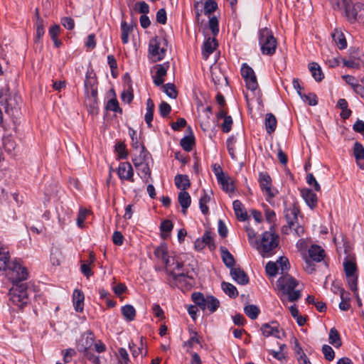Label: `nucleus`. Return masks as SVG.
Segmentation results:
<instances>
[{"label":"nucleus","instance_id":"nucleus-1","mask_svg":"<svg viewBox=\"0 0 364 364\" xmlns=\"http://www.w3.org/2000/svg\"><path fill=\"white\" fill-rule=\"evenodd\" d=\"M299 213L300 208L297 203H293L284 209V218L287 225L282 227V233L288 235L293 231L298 237L304 233V227L298 223V215Z\"/></svg>","mask_w":364,"mask_h":364},{"label":"nucleus","instance_id":"nucleus-2","mask_svg":"<svg viewBox=\"0 0 364 364\" xmlns=\"http://www.w3.org/2000/svg\"><path fill=\"white\" fill-rule=\"evenodd\" d=\"M277 285L283 294L287 295L289 301H297L301 296L299 290H295L298 281L288 274H283L277 282Z\"/></svg>","mask_w":364,"mask_h":364},{"label":"nucleus","instance_id":"nucleus-3","mask_svg":"<svg viewBox=\"0 0 364 364\" xmlns=\"http://www.w3.org/2000/svg\"><path fill=\"white\" fill-rule=\"evenodd\" d=\"M9 289L10 301L22 309L28 302V286L23 282H12Z\"/></svg>","mask_w":364,"mask_h":364},{"label":"nucleus","instance_id":"nucleus-4","mask_svg":"<svg viewBox=\"0 0 364 364\" xmlns=\"http://www.w3.org/2000/svg\"><path fill=\"white\" fill-rule=\"evenodd\" d=\"M259 42L262 54L272 55L275 53L277 42L269 28H263L259 30Z\"/></svg>","mask_w":364,"mask_h":364},{"label":"nucleus","instance_id":"nucleus-5","mask_svg":"<svg viewBox=\"0 0 364 364\" xmlns=\"http://www.w3.org/2000/svg\"><path fill=\"white\" fill-rule=\"evenodd\" d=\"M279 245V237L274 232L266 231L262 234L259 251L263 257L272 255V250Z\"/></svg>","mask_w":364,"mask_h":364},{"label":"nucleus","instance_id":"nucleus-6","mask_svg":"<svg viewBox=\"0 0 364 364\" xmlns=\"http://www.w3.org/2000/svg\"><path fill=\"white\" fill-rule=\"evenodd\" d=\"M168 41L164 38L156 36L149 41V52L154 61L164 59L167 50Z\"/></svg>","mask_w":364,"mask_h":364},{"label":"nucleus","instance_id":"nucleus-7","mask_svg":"<svg viewBox=\"0 0 364 364\" xmlns=\"http://www.w3.org/2000/svg\"><path fill=\"white\" fill-rule=\"evenodd\" d=\"M7 276L12 282H23L27 279L28 273L26 267L21 266L16 259L9 263L6 269Z\"/></svg>","mask_w":364,"mask_h":364},{"label":"nucleus","instance_id":"nucleus-8","mask_svg":"<svg viewBox=\"0 0 364 364\" xmlns=\"http://www.w3.org/2000/svg\"><path fill=\"white\" fill-rule=\"evenodd\" d=\"M346 16L350 23L355 21H364V4L358 2L352 4L350 1L344 7Z\"/></svg>","mask_w":364,"mask_h":364},{"label":"nucleus","instance_id":"nucleus-9","mask_svg":"<svg viewBox=\"0 0 364 364\" xmlns=\"http://www.w3.org/2000/svg\"><path fill=\"white\" fill-rule=\"evenodd\" d=\"M241 75L245 79L246 83V87L255 92L258 88V83L257 77L253 69L250 67L247 64L243 63L241 68Z\"/></svg>","mask_w":364,"mask_h":364},{"label":"nucleus","instance_id":"nucleus-10","mask_svg":"<svg viewBox=\"0 0 364 364\" xmlns=\"http://www.w3.org/2000/svg\"><path fill=\"white\" fill-rule=\"evenodd\" d=\"M259 183L262 192L267 196V200L275 196V193L272 190V178L267 172H261L259 175Z\"/></svg>","mask_w":364,"mask_h":364},{"label":"nucleus","instance_id":"nucleus-11","mask_svg":"<svg viewBox=\"0 0 364 364\" xmlns=\"http://www.w3.org/2000/svg\"><path fill=\"white\" fill-rule=\"evenodd\" d=\"M94 334L91 331L85 332L79 340L77 344V349L79 352L90 350L94 343Z\"/></svg>","mask_w":364,"mask_h":364},{"label":"nucleus","instance_id":"nucleus-12","mask_svg":"<svg viewBox=\"0 0 364 364\" xmlns=\"http://www.w3.org/2000/svg\"><path fill=\"white\" fill-rule=\"evenodd\" d=\"M117 173L121 180H126L130 182H134V171L130 163H121L119 166Z\"/></svg>","mask_w":364,"mask_h":364},{"label":"nucleus","instance_id":"nucleus-13","mask_svg":"<svg viewBox=\"0 0 364 364\" xmlns=\"http://www.w3.org/2000/svg\"><path fill=\"white\" fill-rule=\"evenodd\" d=\"M169 68V63L159 64L156 65L157 69L154 76V82L156 86H161L164 82V77L166 75L167 70Z\"/></svg>","mask_w":364,"mask_h":364},{"label":"nucleus","instance_id":"nucleus-14","mask_svg":"<svg viewBox=\"0 0 364 364\" xmlns=\"http://www.w3.org/2000/svg\"><path fill=\"white\" fill-rule=\"evenodd\" d=\"M261 331L263 336L266 337L273 336L277 338H282L279 335V324L276 321L263 324L261 327Z\"/></svg>","mask_w":364,"mask_h":364},{"label":"nucleus","instance_id":"nucleus-15","mask_svg":"<svg viewBox=\"0 0 364 364\" xmlns=\"http://www.w3.org/2000/svg\"><path fill=\"white\" fill-rule=\"evenodd\" d=\"M301 194L306 203L311 209H314L316 206L318 198L316 194L314 193L311 189L304 188L301 190Z\"/></svg>","mask_w":364,"mask_h":364},{"label":"nucleus","instance_id":"nucleus-16","mask_svg":"<svg viewBox=\"0 0 364 364\" xmlns=\"http://www.w3.org/2000/svg\"><path fill=\"white\" fill-rule=\"evenodd\" d=\"M218 119H224L223 123L221 124V129L223 132L228 133L231 130L232 124V119L231 116L227 115V112L223 108H220L217 114Z\"/></svg>","mask_w":364,"mask_h":364},{"label":"nucleus","instance_id":"nucleus-17","mask_svg":"<svg viewBox=\"0 0 364 364\" xmlns=\"http://www.w3.org/2000/svg\"><path fill=\"white\" fill-rule=\"evenodd\" d=\"M230 274L232 279L240 284L245 285L249 282L247 274L240 267L232 268Z\"/></svg>","mask_w":364,"mask_h":364},{"label":"nucleus","instance_id":"nucleus-18","mask_svg":"<svg viewBox=\"0 0 364 364\" xmlns=\"http://www.w3.org/2000/svg\"><path fill=\"white\" fill-rule=\"evenodd\" d=\"M353 155L358 166L361 169H364V146L358 141L354 144Z\"/></svg>","mask_w":364,"mask_h":364},{"label":"nucleus","instance_id":"nucleus-19","mask_svg":"<svg viewBox=\"0 0 364 364\" xmlns=\"http://www.w3.org/2000/svg\"><path fill=\"white\" fill-rule=\"evenodd\" d=\"M218 46L216 40L213 38H208L203 43L202 55L205 60L208 59L209 55L214 52Z\"/></svg>","mask_w":364,"mask_h":364},{"label":"nucleus","instance_id":"nucleus-20","mask_svg":"<svg viewBox=\"0 0 364 364\" xmlns=\"http://www.w3.org/2000/svg\"><path fill=\"white\" fill-rule=\"evenodd\" d=\"M309 257L315 262H321L324 259L325 252L318 245H314L309 250Z\"/></svg>","mask_w":364,"mask_h":364},{"label":"nucleus","instance_id":"nucleus-21","mask_svg":"<svg viewBox=\"0 0 364 364\" xmlns=\"http://www.w3.org/2000/svg\"><path fill=\"white\" fill-rule=\"evenodd\" d=\"M84 294L79 289H75L73 294L74 308L76 311L81 312L84 307Z\"/></svg>","mask_w":364,"mask_h":364},{"label":"nucleus","instance_id":"nucleus-22","mask_svg":"<svg viewBox=\"0 0 364 364\" xmlns=\"http://www.w3.org/2000/svg\"><path fill=\"white\" fill-rule=\"evenodd\" d=\"M178 200L182 208L183 214L186 215L187 213V209L191 203V198L190 194L186 191H181L178 193Z\"/></svg>","mask_w":364,"mask_h":364},{"label":"nucleus","instance_id":"nucleus-23","mask_svg":"<svg viewBox=\"0 0 364 364\" xmlns=\"http://www.w3.org/2000/svg\"><path fill=\"white\" fill-rule=\"evenodd\" d=\"M220 250L221 253V257L225 265L227 267L230 268V269H232V268H235L234 265L235 264V260L232 255L225 247H220Z\"/></svg>","mask_w":364,"mask_h":364},{"label":"nucleus","instance_id":"nucleus-24","mask_svg":"<svg viewBox=\"0 0 364 364\" xmlns=\"http://www.w3.org/2000/svg\"><path fill=\"white\" fill-rule=\"evenodd\" d=\"M232 205L237 218L240 221H245L248 218V215L242 203L239 200H236L233 202Z\"/></svg>","mask_w":364,"mask_h":364},{"label":"nucleus","instance_id":"nucleus-25","mask_svg":"<svg viewBox=\"0 0 364 364\" xmlns=\"http://www.w3.org/2000/svg\"><path fill=\"white\" fill-rule=\"evenodd\" d=\"M222 189L227 193H232L235 191V186L232 179L226 174L222 176L221 180H218Z\"/></svg>","mask_w":364,"mask_h":364},{"label":"nucleus","instance_id":"nucleus-26","mask_svg":"<svg viewBox=\"0 0 364 364\" xmlns=\"http://www.w3.org/2000/svg\"><path fill=\"white\" fill-rule=\"evenodd\" d=\"M277 121L275 116L272 113H267L265 115L264 125L267 132L269 134H272L277 128Z\"/></svg>","mask_w":364,"mask_h":364},{"label":"nucleus","instance_id":"nucleus-27","mask_svg":"<svg viewBox=\"0 0 364 364\" xmlns=\"http://www.w3.org/2000/svg\"><path fill=\"white\" fill-rule=\"evenodd\" d=\"M175 185L181 191H186L191 186L189 178L187 175L178 174L174 178Z\"/></svg>","mask_w":364,"mask_h":364},{"label":"nucleus","instance_id":"nucleus-28","mask_svg":"<svg viewBox=\"0 0 364 364\" xmlns=\"http://www.w3.org/2000/svg\"><path fill=\"white\" fill-rule=\"evenodd\" d=\"M156 257L161 259V261L167 266L169 262L167 247L166 244H163L157 247L154 252Z\"/></svg>","mask_w":364,"mask_h":364},{"label":"nucleus","instance_id":"nucleus-29","mask_svg":"<svg viewBox=\"0 0 364 364\" xmlns=\"http://www.w3.org/2000/svg\"><path fill=\"white\" fill-rule=\"evenodd\" d=\"M97 87V80L92 70L87 71L85 80V90Z\"/></svg>","mask_w":364,"mask_h":364},{"label":"nucleus","instance_id":"nucleus-30","mask_svg":"<svg viewBox=\"0 0 364 364\" xmlns=\"http://www.w3.org/2000/svg\"><path fill=\"white\" fill-rule=\"evenodd\" d=\"M309 70L311 71L312 76L317 82H321L323 77V73L319 65L316 63H311L309 65Z\"/></svg>","mask_w":364,"mask_h":364},{"label":"nucleus","instance_id":"nucleus-31","mask_svg":"<svg viewBox=\"0 0 364 364\" xmlns=\"http://www.w3.org/2000/svg\"><path fill=\"white\" fill-rule=\"evenodd\" d=\"M332 38L339 49H344L346 48L347 42L343 33L341 31L336 29L332 33Z\"/></svg>","mask_w":364,"mask_h":364},{"label":"nucleus","instance_id":"nucleus-32","mask_svg":"<svg viewBox=\"0 0 364 364\" xmlns=\"http://www.w3.org/2000/svg\"><path fill=\"white\" fill-rule=\"evenodd\" d=\"M122 314L127 321H134L136 316V310L133 306L127 304L122 307Z\"/></svg>","mask_w":364,"mask_h":364},{"label":"nucleus","instance_id":"nucleus-33","mask_svg":"<svg viewBox=\"0 0 364 364\" xmlns=\"http://www.w3.org/2000/svg\"><path fill=\"white\" fill-rule=\"evenodd\" d=\"M154 111V103L151 98H149L146 101V113L145 114V122L149 127H151V122L153 120Z\"/></svg>","mask_w":364,"mask_h":364},{"label":"nucleus","instance_id":"nucleus-34","mask_svg":"<svg viewBox=\"0 0 364 364\" xmlns=\"http://www.w3.org/2000/svg\"><path fill=\"white\" fill-rule=\"evenodd\" d=\"M85 103L89 113L92 115H97L98 114V98H85Z\"/></svg>","mask_w":364,"mask_h":364},{"label":"nucleus","instance_id":"nucleus-35","mask_svg":"<svg viewBox=\"0 0 364 364\" xmlns=\"http://www.w3.org/2000/svg\"><path fill=\"white\" fill-rule=\"evenodd\" d=\"M9 262V251L4 248L1 247L0 248V271H6Z\"/></svg>","mask_w":364,"mask_h":364},{"label":"nucleus","instance_id":"nucleus-36","mask_svg":"<svg viewBox=\"0 0 364 364\" xmlns=\"http://www.w3.org/2000/svg\"><path fill=\"white\" fill-rule=\"evenodd\" d=\"M328 340L329 343L336 348H339L342 345L340 334L335 328H332L330 330Z\"/></svg>","mask_w":364,"mask_h":364},{"label":"nucleus","instance_id":"nucleus-37","mask_svg":"<svg viewBox=\"0 0 364 364\" xmlns=\"http://www.w3.org/2000/svg\"><path fill=\"white\" fill-rule=\"evenodd\" d=\"M134 26L132 25H128L127 22L122 21L121 23L122 30V41L126 44L129 42V35L133 31Z\"/></svg>","mask_w":364,"mask_h":364},{"label":"nucleus","instance_id":"nucleus-38","mask_svg":"<svg viewBox=\"0 0 364 364\" xmlns=\"http://www.w3.org/2000/svg\"><path fill=\"white\" fill-rule=\"evenodd\" d=\"M343 269L346 276H350L357 274V265L356 263L350 259L345 260L343 262Z\"/></svg>","mask_w":364,"mask_h":364},{"label":"nucleus","instance_id":"nucleus-39","mask_svg":"<svg viewBox=\"0 0 364 364\" xmlns=\"http://www.w3.org/2000/svg\"><path fill=\"white\" fill-rule=\"evenodd\" d=\"M192 299L193 302L203 310L206 309L208 296L205 298L203 294L195 292L192 294Z\"/></svg>","mask_w":364,"mask_h":364},{"label":"nucleus","instance_id":"nucleus-40","mask_svg":"<svg viewBox=\"0 0 364 364\" xmlns=\"http://www.w3.org/2000/svg\"><path fill=\"white\" fill-rule=\"evenodd\" d=\"M149 152L146 150L145 147L142 145L141 150L139 155L132 159L133 164L135 167H138L139 165L146 163V161L149 156Z\"/></svg>","mask_w":364,"mask_h":364},{"label":"nucleus","instance_id":"nucleus-41","mask_svg":"<svg viewBox=\"0 0 364 364\" xmlns=\"http://www.w3.org/2000/svg\"><path fill=\"white\" fill-rule=\"evenodd\" d=\"M244 312L250 318L255 320L257 318L260 311L256 305L249 304L245 306Z\"/></svg>","mask_w":364,"mask_h":364},{"label":"nucleus","instance_id":"nucleus-42","mask_svg":"<svg viewBox=\"0 0 364 364\" xmlns=\"http://www.w3.org/2000/svg\"><path fill=\"white\" fill-rule=\"evenodd\" d=\"M173 228V223L169 220H165L161 223L160 229L161 231V237L163 239H166L170 232L172 230Z\"/></svg>","mask_w":364,"mask_h":364},{"label":"nucleus","instance_id":"nucleus-43","mask_svg":"<svg viewBox=\"0 0 364 364\" xmlns=\"http://www.w3.org/2000/svg\"><path fill=\"white\" fill-rule=\"evenodd\" d=\"M136 169L140 172L139 174L141 178L144 180L146 183L148 182V179L151 178V169L147 163H144L143 164L139 165L138 167H136Z\"/></svg>","mask_w":364,"mask_h":364},{"label":"nucleus","instance_id":"nucleus-44","mask_svg":"<svg viewBox=\"0 0 364 364\" xmlns=\"http://www.w3.org/2000/svg\"><path fill=\"white\" fill-rule=\"evenodd\" d=\"M223 290L229 296L235 298L238 295V291L236 287L230 283L223 282L221 284Z\"/></svg>","mask_w":364,"mask_h":364},{"label":"nucleus","instance_id":"nucleus-45","mask_svg":"<svg viewBox=\"0 0 364 364\" xmlns=\"http://www.w3.org/2000/svg\"><path fill=\"white\" fill-rule=\"evenodd\" d=\"M180 144L185 151H191L194 145L193 136H184L183 139H181Z\"/></svg>","mask_w":364,"mask_h":364},{"label":"nucleus","instance_id":"nucleus-46","mask_svg":"<svg viewBox=\"0 0 364 364\" xmlns=\"http://www.w3.org/2000/svg\"><path fill=\"white\" fill-rule=\"evenodd\" d=\"M164 92L171 98L176 99L178 96V92L176 86L173 83H167L162 86Z\"/></svg>","mask_w":364,"mask_h":364},{"label":"nucleus","instance_id":"nucleus-47","mask_svg":"<svg viewBox=\"0 0 364 364\" xmlns=\"http://www.w3.org/2000/svg\"><path fill=\"white\" fill-rule=\"evenodd\" d=\"M115 151L117 153L119 159H125L128 156V152L124 142L119 141L116 144Z\"/></svg>","mask_w":364,"mask_h":364},{"label":"nucleus","instance_id":"nucleus-48","mask_svg":"<svg viewBox=\"0 0 364 364\" xmlns=\"http://www.w3.org/2000/svg\"><path fill=\"white\" fill-rule=\"evenodd\" d=\"M347 282L350 289L358 296V275L346 276Z\"/></svg>","mask_w":364,"mask_h":364},{"label":"nucleus","instance_id":"nucleus-49","mask_svg":"<svg viewBox=\"0 0 364 364\" xmlns=\"http://www.w3.org/2000/svg\"><path fill=\"white\" fill-rule=\"evenodd\" d=\"M220 305L218 299L213 296H208V300L206 304V308L211 312H215Z\"/></svg>","mask_w":364,"mask_h":364},{"label":"nucleus","instance_id":"nucleus-50","mask_svg":"<svg viewBox=\"0 0 364 364\" xmlns=\"http://www.w3.org/2000/svg\"><path fill=\"white\" fill-rule=\"evenodd\" d=\"M298 94L300 95L301 99L307 102L311 106H315L318 103L317 97L314 93H309L308 95H302L301 92L298 91Z\"/></svg>","mask_w":364,"mask_h":364},{"label":"nucleus","instance_id":"nucleus-51","mask_svg":"<svg viewBox=\"0 0 364 364\" xmlns=\"http://www.w3.org/2000/svg\"><path fill=\"white\" fill-rule=\"evenodd\" d=\"M107 110L112 111L117 113H122V109L119 106V102L116 98L109 100L105 107Z\"/></svg>","mask_w":364,"mask_h":364},{"label":"nucleus","instance_id":"nucleus-52","mask_svg":"<svg viewBox=\"0 0 364 364\" xmlns=\"http://www.w3.org/2000/svg\"><path fill=\"white\" fill-rule=\"evenodd\" d=\"M36 14L37 16V21H36V38L40 39L44 34V28H43V21L38 14V9H37L36 10Z\"/></svg>","mask_w":364,"mask_h":364},{"label":"nucleus","instance_id":"nucleus-53","mask_svg":"<svg viewBox=\"0 0 364 364\" xmlns=\"http://www.w3.org/2000/svg\"><path fill=\"white\" fill-rule=\"evenodd\" d=\"M218 8V4L215 0H208L205 2L204 14L205 15L213 13Z\"/></svg>","mask_w":364,"mask_h":364},{"label":"nucleus","instance_id":"nucleus-54","mask_svg":"<svg viewBox=\"0 0 364 364\" xmlns=\"http://www.w3.org/2000/svg\"><path fill=\"white\" fill-rule=\"evenodd\" d=\"M210 198L207 193H205L204 196H203L200 198V201H199L200 208L201 210V212L204 215L208 214L209 212V208L207 206V203L210 201Z\"/></svg>","mask_w":364,"mask_h":364},{"label":"nucleus","instance_id":"nucleus-55","mask_svg":"<svg viewBox=\"0 0 364 364\" xmlns=\"http://www.w3.org/2000/svg\"><path fill=\"white\" fill-rule=\"evenodd\" d=\"M345 291L343 289L341 290V301L339 304V308L342 311H348L350 308V299L347 297H345Z\"/></svg>","mask_w":364,"mask_h":364},{"label":"nucleus","instance_id":"nucleus-56","mask_svg":"<svg viewBox=\"0 0 364 364\" xmlns=\"http://www.w3.org/2000/svg\"><path fill=\"white\" fill-rule=\"evenodd\" d=\"M266 272L271 277H274L277 275L279 267L276 262H269L265 267Z\"/></svg>","mask_w":364,"mask_h":364},{"label":"nucleus","instance_id":"nucleus-57","mask_svg":"<svg viewBox=\"0 0 364 364\" xmlns=\"http://www.w3.org/2000/svg\"><path fill=\"white\" fill-rule=\"evenodd\" d=\"M276 263L277 264L279 269H281L282 274L290 268L289 259L286 257H279Z\"/></svg>","mask_w":364,"mask_h":364},{"label":"nucleus","instance_id":"nucleus-58","mask_svg":"<svg viewBox=\"0 0 364 364\" xmlns=\"http://www.w3.org/2000/svg\"><path fill=\"white\" fill-rule=\"evenodd\" d=\"M201 240L205 243V246L208 245L210 250H213L215 247L213 238L211 237V234L209 231H205Z\"/></svg>","mask_w":364,"mask_h":364},{"label":"nucleus","instance_id":"nucleus-59","mask_svg":"<svg viewBox=\"0 0 364 364\" xmlns=\"http://www.w3.org/2000/svg\"><path fill=\"white\" fill-rule=\"evenodd\" d=\"M169 274L173 277L176 282H186V279H193V277L186 274L184 273L176 274L173 271L168 272Z\"/></svg>","mask_w":364,"mask_h":364},{"label":"nucleus","instance_id":"nucleus-60","mask_svg":"<svg viewBox=\"0 0 364 364\" xmlns=\"http://www.w3.org/2000/svg\"><path fill=\"white\" fill-rule=\"evenodd\" d=\"M322 352L324 355V357L326 360L331 361L333 360L335 357V353L333 348L328 345H323L322 347Z\"/></svg>","mask_w":364,"mask_h":364},{"label":"nucleus","instance_id":"nucleus-61","mask_svg":"<svg viewBox=\"0 0 364 364\" xmlns=\"http://www.w3.org/2000/svg\"><path fill=\"white\" fill-rule=\"evenodd\" d=\"M83 357L93 364H100V358L95 355L90 350L83 351Z\"/></svg>","mask_w":364,"mask_h":364},{"label":"nucleus","instance_id":"nucleus-62","mask_svg":"<svg viewBox=\"0 0 364 364\" xmlns=\"http://www.w3.org/2000/svg\"><path fill=\"white\" fill-rule=\"evenodd\" d=\"M118 360L121 364H127L129 362V355L125 348H121L119 349Z\"/></svg>","mask_w":364,"mask_h":364},{"label":"nucleus","instance_id":"nucleus-63","mask_svg":"<svg viewBox=\"0 0 364 364\" xmlns=\"http://www.w3.org/2000/svg\"><path fill=\"white\" fill-rule=\"evenodd\" d=\"M159 108L160 114L163 117H166L171 111V107L166 102H161Z\"/></svg>","mask_w":364,"mask_h":364},{"label":"nucleus","instance_id":"nucleus-64","mask_svg":"<svg viewBox=\"0 0 364 364\" xmlns=\"http://www.w3.org/2000/svg\"><path fill=\"white\" fill-rule=\"evenodd\" d=\"M134 97L133 90L132 86L129 85V89L127 90H124L121 95V98L124 102L127 103H130Z\"/></svg>","mask_w":364,"mask_h":364}]
</instances>
